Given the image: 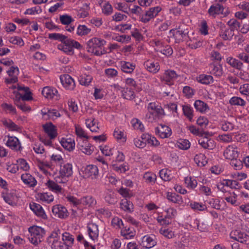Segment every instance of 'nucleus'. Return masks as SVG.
<instances>
[{"label": "nucleus", "mask_w": 249, "mask_h": 249, "mask_svg": "<svg viewBox=\"0 0 249 249\" xmlns=\"http://www.w3.org/2000/svg\"><path fill=\"white\" fill-rule=\"evenodd\" d=\"M106 41L98 37H93L90 39L87 43L88 51L94 53L97 56H100L106 53L104 49Z\"/></svg>", "instance_id": "f257e3e1"}, {"label": "nucleus", "mask_w": 249, "mask_h": 249, "mask_svg": "<svg viewBox=\"0 0 249 249\" xmlns=\"http://www.w3.org/2000/svg\"><path fill=\"white\" fill-rule=\"evenodd\" d=\"M28 231L30 233L28 239L32 244L36 246L42 242L45 233L43 228L37 226H33L28 228Z\"/></svg>", "instance_id": "f03ea898"}, {"label": "nucleus", "mask_w": 249, "mask_h": 249, "mask_svg": "<svg viewBox=\"0 0 249 249\" xmlns=\"http://www.w3.org/2000/svg\"><path fill=\"white\" fill-rule=\"evenodd\" d=\"M82 48L81 44L77 41L68 38L66 36L60 44L58 45V49L65 53L72 55L74 53V48L80 49Z\"/></svg>", "instance_id": "7ed1b4c3"}, {"label": "nucleus", "mask_w": 249, "mask_h": 249, "mask_svg": "<svg viewBox=\"0 0 249 249\" xmlns=\"http://www.w3.org/2000/svg\"><path fill=\"white\" fill-rule=\"evenodd\" d=\"M230 238L241 243L249 245V232L240 230H235L231 231Z\"/></svg>", "instance_id": "20e7f679"}, {"label": "nucleus", "mask_w": 249, "mask_h": 249, "mask_svg": "<svg viewBox=\"0 0 249 249\" xmlns=\"http://www.w3.org/2000/svg\"><path fill=\"white\" fill-rule=\"evenodd\" d=\"M1 196L5 202L11 206L15 205L18 202V197L15 190H3Z\"/></svg>", "instance_id": "39448f33"}, {"label": "nucleus", "mask_w": 249, "mask_h": 249, "mask_svg": "<svg viewBox=\"0 0 249 249\" xmlns=\"http://www.w3.org/2000/svg\"><path fill=\"white\" fill-rule=\"evenodd\" d=\"M161 10L160 6L150 8L141 17L139 20L142 23H146L151 19L155 18Z\"/></svg>", "instance_id": "423d86ee"}, {"label": "nucleus", "mask_w": 249, "mask_h": 249, "mask_svg": "<svg viewBox=\"0 0 249 249\" xmlns=\"http://www.w3.org/2000/svg\"><path fill=\"white\" fill-rule=\"evenodd\" d=\"M178 77V75L174 70H165L164 73L160 75V80L161 82H165L168 85H172L174 81Z\"/></svg>", "instance_id": "0eeeda50"}, {"label": "nucleus", "mask_w": 249, "mask_h": 249, "mask_svg": "<svg viewBox=\"0 0 249 249\" xmlns=\"http://www.w3.org/2000/svg\"><path fill=\"white\" fill-rule=\"evenodd\" d=\"M207 133L203 136H200V138L198 139V143L204 149L209 150H212L215 147V143L213 140L208 137L209 132L205 131Z\"/></svg>", "instance_id": "6e6552de"}, {"label": "nucleus", "mask_w": 249, "mask_h": 249, "mask_svg": "<svg viewBox=\"0 0 249 249\" xmlns=\"http://www.w3.org/2000/svg\"><path fill=\"white\" fill-rule=\"evenodd\" d=\"M239 154L238 149L234 144L228 145L223 152V156L225 159L230 160L237 158Z\"/></svg>", "instance_id": "1a4fd4ad"}, {"label": "nucleus", "mask_w": 249, "mask_h": 249, "mask_svg": "<svg viewBox=\"0 0 249 249\" xmlns=\"http://www.w3.org/2000/svg\"><path fill=\"white\" fill-rule=\"evenodd\" d=\"M155 133L161 139L169 138L172 134L171 128L162 124H160L159 126L156 127Z\"/></svg>", "instance_id": "9d476101"}, {"label": "nucleus", "mask_w": 249, "mask_h": 249, "mask_svg": "<svg viewBox=\"0 0 249 249\" xmlns=\"http://www.w3.org/2000/svg\"><path fill=\"white\" fill-rule=\"evenodd\" d=\"M60 79L63 87L67 89L73 90L75 86L73 79L69 74L60 76Z\"/></svg>", "instance_id": "9b49d317"}, {"label": "nucleus", "mask_w": 249, "mask_h": 249, "mask_svg": "<svg viewBox=\"0 0 249 249\" xmlns=\"http://www.w3.org/2000/svg\"><path fill=\"white\" fill-rule=\"evenodd\" d=\"M77 148L83 153L90 155L94 150V146L89 142L88 140H83L77 143Z\"/></svg>", "instance_id": "f8f14e48"}, {"label": "nucleus", "mask_w": 249, "mask_h": 249, "mask_svg": "<svg viewBox=\"0 0 249 249\" xmlns=\"http://www.w3.org/2000/svg\"><path fill=\"white\" fill-rule=\"evenodd\" d=\"M7 138V140L6 142V145L10 148L11 149L18 151H21L22 147L19 140L15 136H7L5 138Z\"/></svg>", "instance_id": "ddd939ff"}, {"label": "nucleus", "mask_w": 249, "mask_h": 249, "mask_svg": "<svg viewBox=\"0 0 249 249\" xmlns=\"http://www.w3.org/2000/svg\"><path fill=\"white\" fill-rule=\"evenodd\" d=\"M83 173L86 178L96 179L99 176L98 168L96 165L90 164L85 167Z\"/></svg>", "instance_id": "4468645a"}, {"label": "nucleus", "mask_w": 249, "mask_h": 249, "mask_svg": "<svg viewBox=\"0 0 249 249\" xmlns=\"http://www.w3.org/2000/svg\"><path fill=\"white\" fill-rule=\"evenodd\" d=\"M148 111L154 112L155 113V116L160 118H162L165 115L164 109L161 106L155 102H150L147 106Z\"/></svg>", "instance_id": "2eb2a0df"}, {"label": "nucleus", "mask_w": 249, "mask_h": 249, "mask_svg": "<svg viewBox=\"0 0 249 249\" xmlns=\"http://www.w3.org/2000/svg\"><path fill=\"white\" fill-rule=\"evenodd\" d=\"M52 213L58 218H65L69 215L67 209L61 205H56L52 208Z\"/></svg>", "instance_id": "dca6fc26"}, {"label": "nucleus", "mask_w": 249, "mask_h": 249, "mask_svg": "<svg viewBox=\"0 0 249 249\" xmlns=\"http://www.w3.org/2000/svg\"><path fill=\"white\" fill-rule=\"evenodd\" d=\"M42 94L47 99H51L55 98L58 100L59 96L58 94L57 90L53 87L47 86L43 88Z\"/></svg>", "instance_id": "f3484780"}, {"label": "nucleus", "mask_w": 249, "mask_h": 249, "mask_svg": "<svg viewBox=\"0 0 249 249\" xmlns=\"http://www.w3.org/2000/svg\"><path fill=\"white\" fill-rule=\"evenodd\" d=\"M59 174L62 178L71 176L72 174V164L69 163H61Z\"/></svg>", "instance_id": "a211bd4d"}, {"label": "nucleus", "mask_w": 249, "mask_h": 249, "mask_svg": "<svg viewBox=\"0 0 249 249\" xmlns=\"http://www.w3.org/2000/svg\"><path fill=\"white\" fill-rule=\"evenodd\" d=\"M30 208L36 216L44 220L47 219V215L40 204L36 203H30Z\"/></svg>", "instance_id": "6ab92c4d"}, {"label": "nucleus", "mask_w": 249, "mask_h": 249, "mask_svg": "<svg viewBox=\"0 0 249 249\" xmlns=\"http://www.w3.org/2000/svg\"><path fill=\"white\" fill-rule=\"evenodd\" d=\"M233 28L221 27L219 32V36L225 41L231 40L234 35Z\"/></svg>", "instance_id": "aec40b11"}, {"label": "nucleus", "mask_w": 249, "mask_h": 249, "mask_svg": "<svg viewBox=\"0 0 249 249\" xmlns=\"http://www.w3.org/2000/svg\"><path fill=\"white\" fill-rule=\"evenodd\" d=\"M143 66L146 70L153 74L158 73L160 70V66L158 62L152 61L148 60L143 63Z\"/></svg>", "instance_id": "412c9836"}, {"label": "nucleus", "mask_w": 249, "mask_h": 249, "mask_svg": "<svg viewBox=\"0 0 249 249\" xmlns=\"http://www.w3.org/2000/svg\"><path fill=\"white\" fill-rule=\"evenodd\" d=\"M224 6L219 3L212 5L208 11L210 16L215 18L217 15L223 14Z\"/></svg>", "instance_id": "4be33fe9"}, {"label": "nucleus", "mask_w": 249, "mask_h": 249, "mask_svg": "<svg viewBox=\"0 0 249 249\" xmlns=\"http://www.w3.org/2000/svg\"><path fill=\"white\" fill-rule=\"evenodd\" d=\"M170 32H173V36L176 40L179 42L183 41L188 36V32L186 30L182 29L179 27L178 29H173Z\"/></svg>", "instance_id": "5701e85b"}, {"label": "nucleus", "mask_w": 249, "mask_h": 249, "mask_svg": "<svg viewBox=\"0 0 249 249\" xmlns=\"http://www.w3.org/2000/svg\"><path fill=\"white\" fill-rule=\"evenodd\" d=\"M21 179L23 182L29 187L34 188L37 184V181L35 178L29 173L22 174Z\"/></svg>", "instance_id": "b1692460"}, {"label": "nucleus", "mask_w": 249, "mask_h": 249, "mask_svg": "<svg viewBox=\"0 0 249 249\" xmlns=\"http://www.w3.org/2000/svg\"><path fill=\"white\" fill-rule=\"evenodd\" d=\"M89 237L93 241L97 240L99 235L98 226L95 223H90L87 226Z\"/></svg>", "instance_id": "393cba45"}, {"label": "nucleus", "mask_w": 249, "mask_h": 249, "mask_svg": "<svg viewBox=\"0 0 249 249\" xmlns=\"http://www.w3.org/2000/svg\"><path fill=\"white\" fill-rule=\"evenodd\" d=\"M43 128L50 139H53L57 136V133L55 126L52 123L43 125Z\"/></svg>", "instance_id": "a878e982"}, {"label": "nucleus", "mask_w": 249, "mask_h": 249, "mask_svg": "<svg viewBox=\"0 0 249 249\" xmlns=\"http://www.w3.org/2000/svg\"><path fill=\"white\" fill-rule=\"evenodd\" d=\"M36 197L39 201L47 204L51 203L54 200L53 196L50 192L38 193Z\"/></svg>", "instance_id": "bb28decb"}, {"label": "nucleus", "mask_w": 249, "mask_h": 249, "mask_svg": "<svg viewBox=\"0 0 249 249\" xmlns=\"http://www.w3.org/2000/svg\"><path fill=\"white\" fill-rule=\"evenodd\" d=\"M174 210L173 209H169L167 211V213H171L170 214H167L164 217L160 216L157 217V221L162 225H167L171 223L172 215H173Z\"/></svg>", "instance_id": "cd10ccee"}, {"label": "nucleus", "mask_w": 249, "mask_h": 249, "mask_svg": "<svg viewBox=\"0 0 249 249\" xmlns=\"http://www.w3.org/2000/svg\"><path fill=\"white\" fill-rule=\"evenodd\" d=\"M120 208L123 211L128 213H131L134 211L133 203L126 198H124L121 200L120 202Z\"/></svg>", "instance_id": "c85d7f7f"}, {"label": "nucleus", "mask_w": 249, "mask_h": 249, "mask_svg": "<svg viewBox=\"0 0 249 249\" xmlns=\"http://www.w3.org/2000/svg\"><path fill=\"white\" fill-rule=\"evenodd\" d=\"M60 143L61 145L69 151H72L75 148L74 140L72 138H62Z\"/></svg>", "instance_id": "c756f323"}, {"label": "nucleus", "mask_w": 249, "mask_h": 249, "mask_svg": "<svg viewBox=\"0 0 249 249\" xmlns=\"http://www.w3.org/2000/svg\"><path fill=\"white\" fill-rule=\"evenodd\" d=\"M209 70L210 73L216 76L220 77L223 74L222 67L221 65H217L214 63H212L209 65Z\"/></svg>", "instance_id": "7c9ffc66"}, {"label": "nucleus", "mask_w": 249, "mask_h": 249, "mask_svg": "<svg viewBox=\"0 0 249 249\" xmlns=\"http://www.w3.org/2000/svg\"><path fill=\"white\" fill-rule=\"evenodd\" d=\"M141 245L143 248L150 249L156 245V242L153 238L146 235L142 238Z\"/></svg>", "instance_id": "2f4dec72"}, {"label": "nucleus", "mask_w": 249, "mask_h": 249, "mask_svg": "<svg viewBox=\"0 0 249 249\" xmlns=\"http://www.w3.org/2000/svg\"><path fill=\"white\" fill-rule=\"evenodd\" d=\"M45 185L50 190L55 193L62 194L63 193V189L62 187L52 180L49 179L45 183Z\"/></svg>", "instance_id": "473e14b6"}, {"label": "nucleus", "mask_w": 249, "mask_h": 249, "mask_svg": "<svg viewBox=\"0 0 249 249\" xmlns=\"http://www.w3.org/2000/svg\"><path fill=\"white\" fill-rule=\"evenodd\" d=\"M3 125L9 131H16L19 132L21 130L20 127L10 119H4L1 120Z\"/></svg>", "instance_id": "72a5a7b5"}, {"label": "nucleus", "mask_w": 249, "mask_h": 249, "mask_svg": "<svg viewBox=\"0 0 249 249\" xmlns=\"http://www.w3.org/2000/svg\"><path fill=\"white\" fill-rule=\"evenodd\" d=\"M121 234L125 239H129L134 237L135 231L133 228L124 226L121 229Z\"/></svg>", "instance_id": "f704fd0d"}, {"label": "nucleus", "mask_w": 249, "mask_h": 249, "mask_svg": "<svg viewBox=\"0 0 249 249\" xmlns=\"http://www.w3.org/2000/svg\"><path fill=\"white\" fill-rule=\"evenodd\" d=\"M121 70L123 71L125 73H131L135 69V64L126 61L121 62Z\"/></svg>", "instance_id": "c9c22d12"}, {"label": "nucleus", "mask_w": 249, "mask_h": 249, "mask_svg": "<svg viewBox=\"0 0 249 249\" xmlns=\"http://www.w3.org/2000/svg\"><path fill=\"white\" fill-rule=\"evenodd\" d=\"M197 81L202 84L209 85L213 81V77L210 75L201 74L196 77Z\"/></svg>", "instance_id": "e433bc0d"}, {"label": "nucleus", "mask_w": 249, "mask_h": 249, "mask_svg": "<svg viewBox=\"0 0 249 249\" xmlns=\"http://www.w3.org/2000/svg\"><path fill=\"white\" fill-rule=\"evenodd\" d=\"M62 243H65L69 248L72 246L74 241L73 235L68 232H65L62 234Z\"/></svg>", "instance_id": "4c0bfd02"}, {"label": "nucleus", "mask_w": 249, "mask_h": 249, "mask_svg": "<svg viewBox=\"0 0 249 249\" xmlns=\"http://www.w3.org/2000/svg\"><path fill=\"white\" fill-rule=\"evenodd\" d=\"M227 63L232 68L241 70L243 66V63L240 60L232 57H229L226 59Z\"/></svg>", "instance_id": "58836bf2"}, {"label": "nucleus", "mask_w": 249, "mask_h": 249, "mask_svg": "<svg viewBox=\"0 0 249 249\" xmlns=\"http://www.w3.org/2000/svg\"><path fill=\"white\" fill-rule=\"evenodd\" d=\"M61 233V231L59 229H55L51 232L49 236L47 241L49 244L53 245V241H59V238L60 236Z\"/></svg>", "instance_id": "ea45409f"}, {"label": "nucleus", "mask_w": 249, "mask_h": 249, "mask_svg": "<svg viewBox=\"0 0 249 249\" xmlns=\"http://www.w3.org/2000/svg\"><path fill=\"white\" fill-rule=\"evenodd\" d=\"M91 31V28L86 25L79 24L77 28L76 34L80 36H86L89 34Z\"/></svg>", "instance_id": "a19ab883"}, {"label": "nucleus", "mask_w": 249, "mask_h": 249, "mask_svg": "<svg viewBox=\"0 0 249 249\" xmlns=\"http://www.w3.org/2000/svg\"><path fill=\"white\" fill-rule=\"evenodd\" d=\"M194 107L197 111L201 113L205 112L207 110H209L208 105L203 101L198 100L195 101Z\"/></svg>", "instance_id": "79ce46f5"}, {"label": "nucleus", "mask_w": 249, "mask_h": 249, "mask_svg": "<svg viewBox=\"0 0 249 249\" xmlns=\"http://www.w3.org/2000/svg\"><path fill=\"white\" fill-rule=\"evenodd\" d=\"M96 203L95 199L91 196H87L80 199V204L88 206H92Z\"/></svg>", "instance_id": "37998d69"}, {"label": "nucleus", "mask_w": 249, "mask_h": 249, "mask_svg": "<svg viewBox=\"0 0 249 249\" xmlns=\"http://www.w3.org/2000/svg\"><path fill=\"white\" fill-rule=\"evenodd\" d=\"M122 96L127 100H132L135 98V94L134 91L130 88H124L122 90Z\"/></svg>", "instance_id": "c03bdc74"}, {"label": "nucleus", "mask_w": 249, "mask_h": 249, "mask_svg": "<svg viewBox=\"0 0 249 249\" xmlns=\"http://www.w3.org/2000/svg\"><path fill=\"white\" fill-rule=\"evenodd\" d=\"M194 161L198 166L203 167L207 163L206 156L203 154L196 155L194 158Z\"/></svg>", "instance_id": "a18cd8bd"}, {"label": "nucleus", "mask_w": 249, "mask_h": 249, "mask_svg": "<svg viewBox=\"0 0 249 249\" xmlns=\"http://www.w3.org/2000/svg\"><path fill=\"white\" fill-rule=\"evenodd\" d=\"M113 136L118 141H122L123 142H125L126 141V136L124 131L121 130L118 128L115 129L113 132Z\"/></svg>", "instance_id": "49530a36"}, {"label": "nucleus", "mask_w": 249, "mask_h": 249, "mask_svg": "<svg viewBox=\"0 0 249 249\" xmlns=\"http://www.w3.org/2000/svg\"><path fill=\"white\" fill-rule=\"evenodd\" d=\"M112 166L114 171L119 173H125L129 169V166L126 163H124L120 165L114 163L112 164Z\"/></svg>", "instance_id": "de8ad7c7"}, {"label": "nucleus", "mask_w": 249, "mask_h": 249, "mask_svg": "<svg viewBox=\"0 0 249 249\" xmlns=\"http://www.w3.org/2000/svg\"><path fill=\"white\" fill-rule=\"evenodd\" d=\"M92 80V77L90 75L83 74L80 76L79 81L81 85L88 86Z\"/></svg>", "instance_id": "09e8293b"}, {"label": "nucleus", "mask_w": 249, "mask_h": 249, "mask_svg": "<svg viewBox=\"0 0 249 249\" xmlns=\"http://www.w3.org/2000/svg\"><path fill=\"white\" fill-rule=\"evenodd\" d=\"M156 175L152 172H146L144 174L143 178L147 183H155L156 180Z\"/></svg>", "instance_id": "8fccbe9b"}, {"label": "nucleus", "mask_w": 249, "mask_h": 249, "mask_svg": "<svg viewBox=\"0 0 249 249\" xmlns=\"http://www.w3.org/2000/svg\"><path fill=\"white\" fill-rule=\"evenodd\" d=\"M221 128L224 131H231L234 128V125L227 120H223L220 123Z\"/></svg>", "instance_id": "3c124183"}, {"label": "nucleus", "mask_w": 249, "mask_h": 249, "mask_svg": "<svg viewBox=\"0 0 249 249\" xmlns=\"http://www.w3.org/2000/svg\"><path fill=\"white\" fill-rule=\"evenodd\" d=\"M229 103L231 106H240L244 107L246 105V102L243 99L237 96H233L229 100Z\"/></svg>", "instance_id": "603ef678"}, {"label": "nucleus", "mask_w": 249, "mask_h": 249, "mask_svg": "<svg viewBox=\"0 0 249 249\" xmlns=\"http://www.w3.org/2000/svg\"><path fill=\"white\" fill-rule=\"evenodd\" d=\"M182 110L184 115L192 122L193 117V110L189 105H184L182 106Z\"/></svg>", "instance_id": "864d4df0"}, {"label": "nucleus", "mask_w": 249, "mask_h": 249, "mask_svg": "<svg viewBox=\"0 0 249 249\" xmlns=\"http://www.w3.org/2000/svg\"><path fill=\"white\" fill-rule=\"evenodd\" d=\"M167 198L169 201L175 203H178L181 201L182 199L181 196L180 195L169 192H168L167 194Z\"/></svg>", "instance_id": "5fc2aeb1"}, {"label": "nucleus", "mask_w": 249, "mask_h": 249, "mask_svg": "<svg viewBox=\"0 0 249 249\" xmlns=\"http://www.w3.org/2000/svg\"><path fill=\"white\" fill-rule=\"evenodd\" d=\"M160 176L164 181H170L172 178L171 171L166 169H163L160 171Z\"/></svg>", "instance_id": "6e6d98bb"}, {"label": "nucleus", "mask_w": 249, "mask_h": 249, "mask_svg": "<svg viewBox=\"0 0 249 249\" xmlns=\"http://www.w3.org/2000/svg\"><path fill=\"white\" fill-rule=\"evenodd\" d=\"M177 145L180 149L187 150L190 147V142L186 139H180L178 141Z\"/></svg>", "instance_id": "4d7b16f0"}, {"label": "nucleus", "mask_w": 249, "mask_h": 249, "mask_svg": "<svg viewBox=\"0 0 249 249\" xmlns=\"http://www.w3.org/2000/svg\"><path fill=\"white\" fill-rule=\"evenodd\" d=\"M184 181L187 187L191 189L195 188L197 184L196 180L191 177H186Z\"/></svg>", "instance_id": "13d9d810"}, {"label": "nucleus", "mask_w": 249, "mask_h": 249, "mask_svg": "<svg viewBox=\"0 0 249 249\" xmlns=\"http://www.w3.org/2000/svg\"><path fill=\"white\" fill-rule=\"evenodd\" d=\"M76 135L80 138H86V140L89 139V137L87 135L84 130L79 125L75 126Z\"/></svg>", "instance_id": "bf43d9fd"}, {"label": "nucleus", "mask_w": 249, "mask_h": 249, "mask_svg": "<svg viewBox=\"0 0 249 249\" xmlns=\"http://www.w3.org/2000/svg\"><path fill=\"white\" fill-rule=\"evenodd\" d=\"M61 23L64 25H69L71 22L74 21V19L71 16L68 15H61L59 17Z\"/></svg>", "instance_id": "052dcab7"}, {"label": "nucleus", "mask_w": 249, "mask_h": 249, "mask_svg": "<svg viewBox=\"0 0 249 249\" xmlns=\"http://www.w3.org/2000/svg\"><path fill=\"white\" fill-rule=\"evenodd\" d=\"M105 201L109 204H115L117 200L114 193H107L105 197Z\"/></svg>", "instance_id": "680f3d73"}, {"label": "nucleus", "mask_w": 249, "mask_h": 249, "mask_svg": "<svg viewBox=\"0 0 249 249\" xmlns=\"http://www.w3.org/2000/svg\"><path fill=\"white\" fill-rule=\"evenodd\" d=\"M190 207L192 209L195 211H204L207 209L205 205L196 202H192L190 203Z\"/></svg>", "instance_id": "e2e57ef3"}, {"label": "nucleus", "mask_w": 249, "mask_h": 249, "mask_svg": "<svg viewBox=\"0 0 249 249\" xmlns=\"http://www.w3.org/2000/svg\"><path fill=\"white\" fill-rule=\"evenodd\" d=\"M112 225L116 229H121L124 226L122 220L118 217H114L111 220Z\"/></svg>", "instance_id": "0e129e2a"}, {"label": "nucleus", "mask_w": 249, "mask_h": 249, "mask_svg": "<svg viewBox=\"0 0 249 249\" xmlns=\"http://www.w3.org/2000/svg\"><path fill=\"white\" fill-rule=\"evenodd\" d=\"M183 93L187 98H191L195 94V90L189 86H185L183 89Z\"/></svg>", "instance_id": "69168bd1"}, {"label": "nucleus", "mask_w": 249, "mask_h": 249, "mask_svg": "<svg viewBox=\"0 0 249 249\" xmlns=\"http://www.w3.org/2000/svg\"><path fill=\"white\" fill-rule=\"evenodd\" d=\"M208 122V120L204 116L199 117L196 121L197 124L200 127L201 130H203L207 126Z\"/></svg>", "instance_id": "338daca9"}, {"label": "nucleus", "mask_w": 249, "mask_h": 249, "mask_svg": "<svg viewBox=\"0 0 249 249\" xmlns=\"http://www.w3.org/2000/svg\"><path fill=\"white\" fill-rule=\"evenodd\" d=\"M51 248L52 249H70L61 241L53 242V245H51Z\"/></svg>", "instance_id": "774afa93"}]
</instances>
